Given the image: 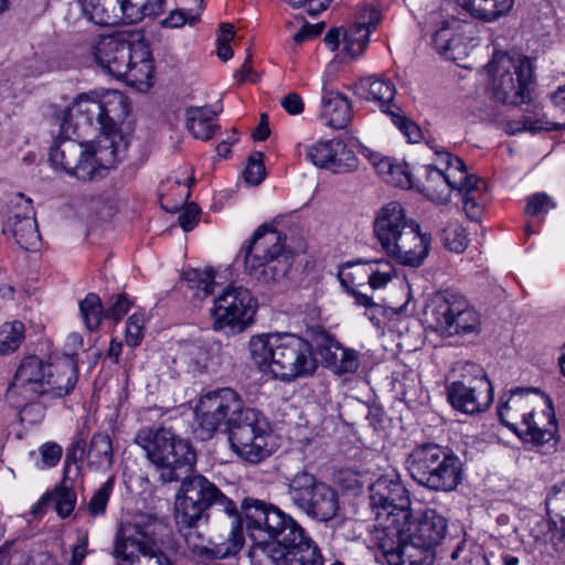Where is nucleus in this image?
<instances>
[{"label":"nucleus","instance_id":"49","mask_svg":"<svg viewBox=\"0 0 565 565\" xmlns=\"http://www.w3.org/2000/svg\"><path fill=\"white\" fill-rule=\"evenodd\" d=\"M391 118L393 124L403 132L409 142H417L422 138V131L419 127L405 116L401 114V109L395 107L394 110H385Z\"/></svg>","mask_w":565,"mask_h":565},{"label":"nucleus","instance_id":"43","mask_svg":"<svg viewBox=\"0 0 565 565\" xmlns=\"http://www.w3.org/2000/svg\"><path fill=\"white\" fill-rule=\"evenodd\" d=\"M115 484L114 478L105 481L90 498L87 510L93 518L104 515Z\"/></svg>","mask_w":565,"mask_h":565},{"label":"nucleus","instance_id":"62","mask_svg":"<svg viewBox=\"0 0 565 565\" xmlns=\"http://www.w3.org/2000/svg\"><path fill=\"white\" fill-rule=\"evenodd\" d=\"M371 159L377 172L386 180L394 163L393 160L390 158L379 159L377 156H373Z\"/></svg>","mask_w":565,"mask_h":565},{"label":"nucleus","instance_id":"41","mask_svg":"<svg viewBox=\"0 0 565 565\" xmlns=\"http://www.w3.org/2000/svg\"><path fill=\"white\" fill-rule=\"evenodd\" d=\"M461 36L456 33L451 23L444 21L441 26L435 31L433 35V45L435 50L443 56H452V42H460Z\"/></svg>","mask_w":565,"mask_h":565},{"label":"nucleus","instance_id":"31","mask_svg":"<svg viewBox=\"0 0 565 565\" xmlns=\"http://www.w3.org/2000/svg\"><path fill=\"white\" fill-rule=\"evenodd\" d=\"M216 111L207 107H189L186 109V128L195 138L210 140L220 127L214 122Z\"/></svg>","mask_w":565,"mask_h":565},{"label":"nucleus","instance_id":"2","mask_svg":"<svg viewBox=\"0 0 565 565\" xmlns=\"http://www.w3.org/2000/svg\"><path fill=\"white\" fill-rule=\"evenodd\" d=\"M249 358L257 369L282 382L312 375L317 359L308 339L289 332L260 333L248 342Z\"/></svg>","mask_w":565,"mask_h":565},{"label":"nucleus","instance_id":"63","mask_svg":"<svg viewBox=\"0 0 565 565\" xmlns=\"http://www.w3.org/2000/svg\"><path fill=\"white\" fill-rule=\"evenodd\" d=\"M367 275L369 285L373 290L384 288L393 278H382L374 270L365 268Z\"/></svg>","mask_w":565,"mask_h":565},{"label":"nucleus","instance_id":"6","mask_svg":"<svg viewBox=\"0 0 565 565\" xmlns=\"http://www.w3.org/2000/svg\"><path fill=\"white\" fill-rule=\"evenodd\" d=\"M242 259L244 273L258 284H274L282 279L292 264V257L285 249L280 232L264 224L245 243L236 256Z\"/></svg>","mask_w":565,"mask_h":565},{"label":"nucleus","instance_id":"58","mask_svg":"<svg viewBox=\"0 0 565 565\" xmlns=\"http://www.w3.org/2000/svg\"><path fill=\"white\" fill-rule=\"evenodd\" d=\"M364 265L367 269L374 270L382 278H394L396 276L395 267L388 259L365 260Z\"/></svg>","mask_w":565,"mask_h":565},{"label":"nucleus","instance_id":"39","mask_svg":"<svg viewBox=\"0 0 565 565\" xmlns=\"http://www.w3.org/2000/svg\"><path fill=\"white\" fill-rule=\"evenodd\" d=\"M25 328L20 321L7 322L0 327V355L14 352L24 339Z\"/></svg>","mask_w":565,"mask_h":565},{"label":"nucleus","instance_id":"33","mask_svg":"<svg viewBox=\"0 0 565 565\" xmlns=\"http://www.w3.org/2000/svg\"><path fill=\"white\" fill-rule=\"evenodd\" d=\"M3 233H11L15 243L25 250L36 249L41 239L35 216L4 223Z\"/></svg>","mask_w":565,"mask_h":565},{"label":"nucleus","instance_id":"35","mask_svg":"<svg viewBox=\"0 0 565 565\" xmlns=\"http://www.w3.org/2000/svg\"><path fill=\"white\" fill-rule=\"evenodd\" d=\"M309 342L326 366L332 367L335 363V358L339 355L341 350V343L338 342L329 332L324 329L316 328L308 332Z\"/></svg>","mask_w":565,"mask_h":565},{"label":"nucleus","instance_id":"11","mask_svg":"<svg viewBox=\"0 0 565 565\" xmlns=\"http://www.w3.org/2000/svg\"><path fill=\"white\" fill-rule=\"evenodd\" d=\"M225 433L232 450L249 463H258L271 455L273 436L267 418L260 411L244 406L243 401L227 422Z\"/></svg>","mask_w":565,"mask_h":565},{"label":"nucleus","instance_id":"59","mask_svg":"<svg viewBox=\"0 0 565 565\" xmlns=\"http://www.w3.org/2000/svg\"><path fill=\"white\" fill-rule=\"evenodd\" d=\"M282 108L290 115H298L303 110V102L297 93H289L281 99Z\"/></svg>","mask_w":565,"mask_h":565},{"label":"nucleus","instance_id":"53","mask_svg":"<svg viewBox=\"0 0 565 565\" xmlns=\"http://www.w3.org/2000/svg\"><path fill=\"white\" fill-rule=\"evenodd\" d=\"M199 14H192L185 10H172L169 15L162 20L161 25L164 28H181L184 24L194 25L199 21Z\"/></svg>","mask_w":565,"mask_h":565},{"label":"nucleus","instance_id":"34","mask_svg":"<svg viewBox=\"0 0 565 565\" xmlns=\"http://www.w3.org/2000/svg\"><path fill=\"white\" fill-rule=\"evenodd\" d=\"M49 502L54 503L56 513L65 519L73 512L76 504V493L66 487H57L52 492L43 495L32 508V513L43 512V507Z\"/></svg>","mask_w":565,"mask_h":565},{"label":"nucleus","instance_id":"21","mask_svg":"<svg viewBox=\"0 0 565 565\" xmlns=\"http://www.w3.org/2000/svg\"><path fill=\"white\" fill-rule=\"evenodd\" d=\"M257 302L247 288L228 286L215 298L211 313L215 329L230 328L242 332L252 323Z\"/></svg>","mask_w":565,"mask_h":565},{"label":"nucleus","instance_id":"48","mask_svg":"<svg viewBox=\"0 0 565 565\" xmlns=\"http://www.w3.org/2000/svg\"><path fill=\"white\" fill-rule=\"evenodd\" d=\"M152 62L142 56L139 61H134V57L130 61L129 73L122 75V78L130 84L143 83L151 78L152 76Z\"/></svg>","mask_w":565,"mask_h":565},{"label":"nucleus","instance_id":"15","mask_svg":"<svg viewBox=\"0 0 565 565\" xmlns=\"http://www.w3.org/2000/svg\"><path fill=\"white\" fill-rule=\"evenodd\" d=\"M287 495L299 511L320 523L334 519L340 508L335 490L305 470L289 479Z\"/></svg>","mask_w":565,"mask_h":565},{"label":"nucleus","instance_id":"46","mask_svg":"<svg viewBox=\"0 0 565 565\" xmlns=\"http://www.w3.org/2000/svg\"><path fill=\"white\" fill-rule=\"evenodd\" d=\"M444 245L455 253H462L468 246L466 230L458 224H450L443 231Z\"/></svg>","mask_w":565,"mask_h":565},{"label":"nucleus","instance_id":"24","mask_svg":"<svg viewBox=\"0 0 565 565\" xmlns=\"http://www.w3.org/2000/svg\"><path fill=\"white\" fill-rule=\"evenodd\" d=\"M46 371L47 364L35 355L26 356L20 363L7 397L13 399L15 395L22 396L25 402L23 406L14 402L17 407H21V415L24 416L29 412L31 404L39 396H44L47 382Z\"/></svg>","mask_w":565,"mask_h":565},{"label":"nucleus","instance_id":"3","mask_svg":"<svg viewBox=\"0 0 565 565\" xmlns=\"http://www.w3.org/2000/svg\"><path fill=\"white\" fill-rule=\"evenodd\" d=\"M373 228L382 248L403 266H422L430 252V233L423 232L419 223L408 217L396 201L377 212Z\"/></svg>","mask_w":565,"mask_h":565},{"label":"nucleus","instance_id":"9","mask_svg":"<svg viewBox=\"0 0 565 565\" xmlns=\"http://www.w3.org/2000/svg\"><path fill=\"white\" fill-rule=\"evenodd\" d=\"M435 154L439 166L427 164L424 167L426 172V190L429 191L436 184L449 190L463 192V210L467 217L473 222H479L482 207L481 200L487 189L483 179L469 174L465 162L445 150L435 149Z\"/></svg>","mask_w":565,"mask_h":565},{"label":"nucleus","instance_id":"42","mask_svg":"<svg viewBox=\"0 0 565 565\" xmlns=\"http://www.w3.org/2000/svg\"><path fill=\"white\" fill-rule=\"evenodd\" d=\"M338 140L331 139L312 145L307 151V158L317 167L330 169Z\"/></svg>","mask_w":565,"mask_h":565},{"label":"nucleus","instance_id":"14","mask_svg":"<svg viewBox=\"0 0 565 565\" xmlns=\"http://www.w3.org/2000/svg\"><path fill=\"white\" fill-rule=\"evenodd\" d=\"M487 67L492 78V93L495 100L513 106L525 102L533 74L529 57L498 52Z\"/></svg>","mask_w":565,"mask_h":565},{"label":"nucleus","instance_id":"47","mask_svg":"<svg viewBox=\"0 0 565 565\" xmlns=\"http://www.w3.org/2000/svg\"><path fill=\"white\" fill-rule=\"evenodd\" d=\"M360 367V353L350 348L341 345L339 355L335 358V363L332 369L338 374L354 373Z\"/></svg>","mask_w":565,"mask_h":565},{"label":"nucleus","instance_id":"12","mask_svg":"<svg viewBox=\"0 0 565 565\" xmlns=\"http://www.w3.org/2000/svg\"><path fill=\"white\" fill-rule=\"evenodd\" d=\"M175 494L174 518L204 520L207 522L210 509H215L231 518L238 515L236 503L227 498L213 482L202 475L183 476Z\"/></svg>","mask_w":565,"mask_h":565},{"label":"nucleus","instance_id":"22","mask_svg":"<svg viewBox=\"0 0 565 565\" xmlns=\"http://www.w3.org/2000/svg\"><path fill=\"white\" fill-rule=\"evenodd\" d=\"M241 402L238 393L230 387L215 390L202 396L196 407L198 433L201 439L212 438L222 427L225 431L227 422L235 415Z\"/></svg>","mask_w":565,"mask_h":565},{"label":"nucleus","instance_id":"57","mask_svg":"<svg viewBox=\"0 0 565 565\" xmlns=\"http://www.w3.org/2000/svg\"><path fill=\"white\" fill-rule=\"evenodd\" d=\"M201 209L195 203H190L179 214L178 222L184 232L192 231L199 222Z\"/></svg>","mask_w":565,"mask_h":565},{"label":"nucleus","instance_id":"37","mask_svg":"<svg viewBox=\"0 0 565 565\" xmlns=\"http://www.w3.org/2000/svg\"><path fill=\"white\" fill-rule=\"evenodd\" d=\"M181 284L194 290V297L204 299L213 292L214 271L211 268L184 270L181 275Z\"/></svg>","mask_w":565,"mask_h":565},{"label":"nucleus","instance_id":"44","mask_svg":"<svg viewBox=\"0 0 565 565\" xmlns=\"http://www.w3.org/2000/svg\"><path fill=\"white\" fill-rule=\"evenodd\" d=\"M30 457L38 468H51L60 461L62 447L55 443H45L40 447L39 452L31 451Z\"/></svg>","mask_w":565,"mask_h":565},{"label":"nucleus","instance_id":"10","mask_svg":"<svg viewBox=\"0 0 565 565\" xmlns=\"http://www.w3.org/2000/svg\"><path fill=\"white\" fill-rule=\"evenodd\" d=\"M530 392L540 393L541 391L523 387L511 390L508 401L498 407V415L501 423L515 431L524 441L543 446L554 439L557 431V419L552 401L547 396H545L546 408L540 415H536L534 411L519 415L518 411L524 409L527 403L522 395Z\"/></svg>","mask_w":565,"mask_h":565},{"label":"nucleus","instance_id":"26","mask_svg":"<svg viewBox=\"0 0 565 565\" xmlns=\"http://www.w3.org/2000/svg\"><path fill=\"white\" fill-rule=\"evenodd\" d=\"M102 134L103 136L92 147L86 148V161L96 170L94 180L103 178L106 170L114 168L125 156L128 147V142L116 131V128Z\"/></svg>","mask_w":565,"mask_h":565},{"label":"nucleus","instance_id":"13","mask_svg":"<svg viewBox=\"0 0 565 565\" xmlns=\"http://www.w3.org/2000/svg\"><path fill=\"white\" fill-rule=\"evenodd\" d=\"M424 315L428 326L443 337L480 332V315L459 294L434 295L426 303Z\"/></svg>","mask_w":565,"mask_h":565},{"label":"nucleus","instance_id":"55","mask_svg":"<svg viewBox=\"0 0 565 565\" xmlns=\"http://www.w3.org/2000/svg\"><path fill=\"white\" fill-rule=\"evenodd\" d=\"M395 186H411L412 174L408 171V167L404 163H393L390 174L386 180Z\"/></svg>","mask_w":565,"mask_h":565},{"label":"nucleus","instance_id":"50","mask_svg":"<svg viewBox=\"0 0 565 565\" xmlns=\"http://www.w3.org/2000/svg\"><path fill=\"white\" fill-rule=\"evenodd\" d=\"M131 302L125 294H118L111 296L107 300V307L105 308L104 318L118 322L125 315H127Z\"/></svg>","mask_w":565,"mask_h":565},{"label":"nucleus","instance_id":"16","mask_svg":"<svg viewBox=\"0 0 565 565\" xmlns=\"http://www.w3.org/2000/svg\"><path fill=\"white\" fill-rule=\"evenodd\" d=\"M126 115V102L120 93H113L105 99H98L93 93L79 94L71 106L65 107L60 122L67 120L68 125L76 127H94L103 131H111L117 121Z\"/></svg>","mask_w":565,"mask_h":565},{"label":"nucleus","instance_id":"27","mask_svg":"<svg viewBox=\"0 0 565 565\" xmlns=\"http://www.w3.org/2000/svg\"><path fill=\"white\" fill-rule=\"evenodd\" d=\"M77 450L79 451V457L85 454V449L81 440L73 444L72 449L67 452V459L70 457L75 458ZM86 460L88 468L94 471H108L111 468L114 462V450L108 434L96 433L93 435L86 450Z\"/></svg>","mask_w":565,"mask_h":565},{"label":"nucleus","instance_id":"28","mask_svg":"<svg viewBox=\"0 0 565 565\" xmlns=\"http://www.w3.org/2000/svg\"><path fill=\"white\" fill-rule=\"evenodd\" d=\"M47 382L44 396L61 398L71 393L77 382V366L65 359L58 363H47Z\"/></svg>","mask_w":565,"mask_h":565},{"label":"nucleus","instance_id":"51","mask_svg":"<svg viewBox=\"0 0 565 565\" xmlns=\"http://www.w3.org/2000/svg\"><path fill=\"white\" fill-rule=\"evenodd\" d=\"M244 178L247 183L257 185L265 178V166L263 162V152H255L248 158L247 167L244 171Z\"/></svg>","mask_w":565,"mask_h":565},{"label":"nucleus","instance_id":"7","mask_svg":"<svg viewBox=\"0 0 565 565\" xmlns=\"http://www.w3.org/2000/svg\"><path fill=\"white\" fill-rule=\"evenodd\" d=\"M405 467L419 486L436 492H451L462 481V462L448 447L435 443L417 445L406 457Z\"/></svg>","mask_w":565,"mask_h":565},{"label":"nucleus","instance_id":"61","mask_svg":"<svg viewBox=\"0 0 565 565\" xmlns=\"http://www.w3.org/2000/svg\"><path fill=\"white\" fill-rule=\"evenodd\" d=\"M87 537H83L79 543L74 546L72 552L71 565H81L86 556Z\"/></svg>","mask_w":565,"mask_h":565},{"label":"nucleus","instance_id":"40","mask_svg":"<svg viewBox=\"0 0 565 565\" xmlns=\"http://www.w3.org/2000/svg\"><path fill=\"white\" fill-rule=\"evenodd\" d=\"M358 164L359 160L355 153L339 139L335 143L334 157L332 158L330 170L334 173H347L354 171Z\"/></svg>","mask_w":565,"mask_h":565},{"label":"nucleus","instance_id":"64","mask_svg":"<svg viewBox=\"0 0 565 565\" xmlns=\"http://www.w3.org/2000/svg\"><path fill=\"white\" fill-rule=\"evenodd\" d=\"M341 35L343 36V30L334 28L327 32L323 41L331 51H335L339 47Z\"/></svg>","mask_w":565,"mask_h":565},{"label":"nucleus","instance_id":"19","mask_svg":"<svg viewBox=\"0 0 565 565\" xmlns=\"http://www.w3.org/2000/svg\"><path fill=\"white\" fill-rule=\"evenodd\" d=\"M202 520H183L174 518L175 527L183 539L191 556L198 562H210L235 556L245 542L243 525H232L227 539L211 546L210 540L199 531V523Z\"/></svg>","mask_w":565,"mask_h":565},{"label":"nucleus","instance_id":"60","mask_svg":"<svg viewBox=\"0 0 565 565\" xmlns=\"http://www.w3.org/2000/svg\"><path fill=\"white\" fill-rule=\"evenodd\" d=\"M270 135L269 124H268V116L267 114H262L259 124L256 128V130L253 132L254 140L257 141H264L268 138Z\"/></svg>","mask_w":565,"mask_h":565},{"label":"nucleus","instance_id":"5","mask_svg":"<svg viewBox=\"0 0 565 565\" xmlns=\"http://www.w3.org/2000/svg\"><path fill=\"white\" fill-rule=\"evenodd\" d=\"M370 507L376 524L371 542L377 548H392V537L399 533L398 526L412 516L411 498L407 488L397 475H386L376 479L369 488Z\"/></svg>","mask_w":565,"mask_h":565},{"label":"nucleus","instance_id":"36","mask_svg":"<svg viewBox=\"0 0 565 565\" xmlns=\"http://www.w3.org/2000/svg\"><path fill=\"white\" fill-rule=\"evenodd\" d=\"M361 88L369 93L367 99L377 102L382 107H386L383 111L387 109L393 110L390 104L395 97L396 88L391 81L377 76H369L361 81Z\"/></svg>","mask_w":565,"mask_h":565},{"label":"nucleus","instance_id":"17","mask_svg":"<svg viewBox=\"0 0 565 565\" xmlns=\"http://www.w3.org/2000/svg\"><path fill=\"white\" fill-rule=\"evenodd\" d=\"M83 14L98 25L134 24L163 11L164 0H78Z\"/></svg>","mask_w":565,"mask_h":565},{"label":"nucleus","instance_id":"4","mask_svg":"<svg viewBox=\"0 0 565 565\" xmlns=\"http://www.w3.org/2000/svg\"><path fill=\"white\" fill-rule=\"evenodd\" d=\"M392 537V548H379L385 565H427L429 550L439 545L446 536L447 520L434 509H427L413 521L399 526Z\"/></svg>","mask_w":565,"mask_h":565},{"label":"nucleus","instance_id":"56","mask_svg":"<svg viewBox=\"0 0 565 565\" xmlns=\"http://www.w3.org/2000/svg\"><path fill=\"white\" fill-rule=\"evenodd\" d=\"M548 126L546 127H543V126H539L536 124H533L529 120H525L523 124L521 122H509L508 124V131L512 135L516 134V132H521V131H532V132H536L539 130H542V129H545V130H551V131H558V130H563L565 129V125L564 124H557V122H547Z\"/></svg>","mask_w":565,"mask_h":565},{"label":"nucleus","instance_id":"25","mask_svg":"<svg viewBox=\"0 0 565 565\" xmlns=\"http://www.w3.org/2000/svg\"><path fill=\"white\" fill-rule=\"evenodd\" d=\"M131 42L120 33L99 35L90 45L94 61L109 75L122 79L129 73Z\"/></svg>","mask_w":565,"mask_h":565},{"label":"nucleus","instance_id":"18","mask_svg":"<svg viewBox=\"0 0 565 565\" xmlns=\"http://www.w3.org/2000/svg\"><path fill=\"white\" fill-rule=\"evenodd\" d=\"M460 380L447 385V397L458 412L475 415L484 412L493 399L492 384L483 370L475 363H466Z\"/></svg>","mask_w":565,"mask_h":565},{"label":"nucleus","instance_id":"23","mask_svg":"<svg viewBox=\"0 0 565 565\" xmlns=\"http://www.w3.org/2000/svg\"><path fill=\"white\" fill-rule=\"evenodd\" d=\"M76 135V127L67 124V120L60 122V135L51 147L49 159L55 169L64 170L78 180L93 181L95 169L86 161V148L72 138Z\"/></svg>","mask_w":565,"mask_h":565},{"label":"nucleus","instance_id":"8","mask_svg":"<svg viewBox=\"0 0 565 565\" xmlns=\"http://www.w3.org/2000/svg\"><path fill=\"white\" fill-rule=\"evenodd\" d=\"M136 443L146 451V457L158 470L162 483L179 481L195 466L196 454L191 444L170 429H142Z\"/></svg>","mask_w":565,"mask_h":565},{"label":"nucleus","instance_id":"20","mask_svg":"<svg viewBox=\"0 0 565 565\" xmlns=\"http://www.w3.org/2000/svg\"><path fill=\"white\" fill-rule=\"evenodd\" d=\"M111 555L116 565H172L152 537L136 525L121 526L117 531Z\"/></svg>","mask_w":565,"mask_h":565},{"label":"nucleus","instance_id":"1","mask_svg":"<svg viewBox=\"0 0 565 565\" xmlns=\"http://www.w3.org/2000/svg\"><path fill=\"white\" fill-rule=\"evenodd\" d=\"M242 521L253 542L248 552L252 565H324L315 540L278 507L245 498L233 525H242Z\"/></svg>","mask_w":565,"mask_h":565},{"label":"nucleus","instance_id":"32","mask_svg":"<svg viewBox=\"0 0 565 565\" xmlns=\"http://www.w3.org/2000/svg\"><path fill=\"white\" fill-rule=\"evenodd\" d=\"M377 22V11L371 10L369 21L358 22L351 29L343 30L345 51L352 56L361 54L366 47L370 34L375 29Z\"/></svg>","mask_w":565,"mask_h":565},{"label":"nucleus","instance_id":"52","mask_svg":"<svg viewBox=\"0 0 565 565\" xmlns=\"http://www.w3.org/2000/svg\"><path fill=\"white\" fill-rule=\"evenodd\" d=\"M143 317L141 315H131L126 323V343L135 348L140 344L143 337Z\"/></svg>","mask_w":565,"mask_h":565},{"label":"nucleus","instance_id":"30","mask_svg":"<svg viewBox=\"0 0 565 565\" xmlns=\"http://www.w3.org/2000/svg\"><path fill=\"white\" fill-rule=\"evenodd\" d=\"M455 2L473 18L491 22L510 12L514 0H455Z\"/></svg>","mask_w":565,"mask_h":565},{"label":"nucleus","instance_id":"38","mask_svg":"<svg viewBox=\"0 0 565 565\" xmlns=\"http://www.w3.org/2000/svg\"><path fill=\"white\" fill-rule=\"evenodd\" d=\"M79 312L85 327L89 331H95L99 328L104 318L105 308L97 294L90 292L83 300L79 301Z\"/></svg>","mask_w":565,"mask_h":565},{"label":"nucleus","instance_id":"29","mask_svg":"<svg viewBox=\"0 0 565 565\" xmlns=\"http://www.w3.org/2000/svg\"><path fill=\"white\" fill-rule=\"evenodd\" d=\"M320 117L324 125L343 129L352 118L351 103L344 95L323 87Z\"/></svg>","mask_w":565,"mask_h":565},{"label":"nucleus","instance_id":"45","mask_svg":"<svg viewBox=\"0 0 565 565\" xmlns=\"http://www.w3.org/2000/svg\"><path fill=\"white\" fill-rule=\"evenodd\" d=\"M35 216L32 200L25 198L22 193L17 194L8 204L7 218L4 223L22 221L26 217Z\"/></svg>","mask_w":565,"mask_h":565},{"label":"nucleus","instance_id":"54","mask_svg":"<svg viewBox=\"0 0 565 565\" xmlns=\"http://www.w3.org/2000/svg\"><path fill=\"white\" fill-rule=\"evenodd\" d=\"M548 207H555L551 198L545 193H535L527 198L525 213L531 216H540L548 211Z\"/></svg>","mask_w":565,"mask_h":565}]
</instances>
